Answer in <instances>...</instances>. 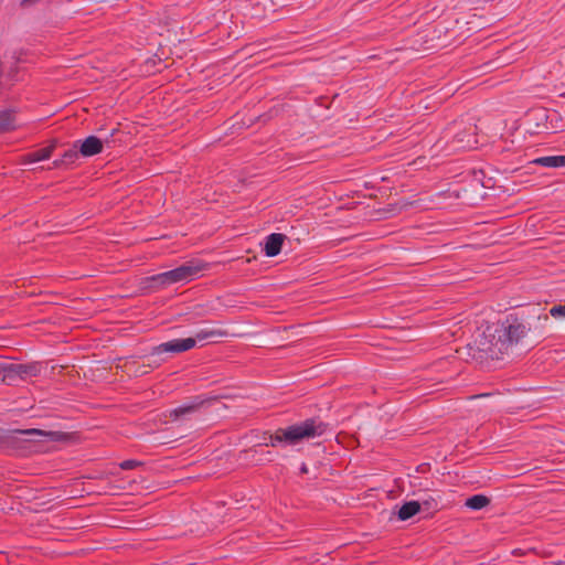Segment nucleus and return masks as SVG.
<instances>
[{"instance_id": "nucleus-1", "label": "nucleus", "mask_w": 565, "mask_h": 565, "mask_svg": "<svg viewBox=\"0 0 565 565\" xmlns=\"http://www.w3.org/2000/svg\"><path fill=\"white\" fill-rule=\"evenodd\" d=\"M525 320L509 316L502 323L486 326L473 340L479 359L499 360L536 344Z\"/></svg>"}, {"instance_id": "nucleus-2", "label": "nucleus", "mask_w": 565, "mask_h": 565, "mask_svg": "<svg viewBox=\"0 0 565 565\" xmlns=\"http://www.w3.org/2000/svg\"><path fill=\"white\" fill-rule=\"evenodd\" d=\"M204 268L205 265L201 262H189L172 270L145 278L141 282L142 288L157 289L178 282L185 284L193 280Z\"/></svg>"}, {"instance_id": "nucleus-3", "label": "nucleus", "mask_w": 565, "mask_h": 565, "mask_svg": "<svg viewBox=\"0 0 565 565\" xmlns=\"http://www.w3.org/2000/svg\"><path fill=\"white\" fill-rule=\"evenodd\" d=\"M326 426L321 422L306 420L300 424L291 425L287 428H279L275 435L270 437V445L276 446L277 443H287L295 445L302 439H309L320 436L324 433Z\"/></svg>"}, {"instance_id": "nucleus-4", "label": "nucleus", "mask_w": 565, "mask_h": 565, "mask_svg": "<svg viewBox=\"0 0 565 565\" xmlns=\"http://www.w3.org/2000/svg\"><path fill=\"white\" fill-rule=\"evenodd\" d=\"M33 437H46L51 440L60 441L65 438V435L60 431H46L35 428L0 430V443L6 448H18L21 441L30 440Z\"/></svg>"}, {"instance_id": "nucleus-5", "label": "nucleus", "mask_w": 565, "mask_h": 565, "mask_svg": "<svg viewBox=\"0 0 565 565\" xmlns=\"http://www.w3.org/2000/svg\"><path fill=\"white\" fill-rule=\"evenodd\" d=\"M195 345V339H174L154 347L149 355L153 359L162 353H181L192 349Z\"/></svg>"}, {"instance_id": "nucleus-6", "label": "nucleus", "mask_w": 565, "mask_h": 565, "mask_svg": "<svg viewBox=\"0 0 565 565\" xmlns=\"http://www.w3.org/2000/svg\"><path fill=\"white\" fill-rule=\"evenodd\" d=\"M41 366L38 363H11L7 362L8 383H12L17 379L26 380L40 374Z\"/></svg>"}, {"instance_id": "nucleus-7", "label": "nucleus", "mask_w": 565, "mask_h": 565, "mask_svg": "<svg viewBox=\"0 0 565 565\" xmlns=\"http://www.w3.org/2000/svg\"><path fill=\"white\" fill-rule=\"evenodd\" d=\"M103 150V142L95 136H89L79 145V153L84 157H92L100 153Z\"/></svg>"}, {"instance_id": "nucleus-8", "label": "nucleus", "mask_w": 565, "mask_h": 565, "mask_svg": "<svg viewBox=\"0 0 565 565\" xmlns=\"http://www.w3.org/2000/svg\"><path fill=\"white\" fill-rule=\"evenodd\" d=\"M286 236L280 233H273L266 237L265 242V254L268 257H274L278 255L281 250L282 243Z\"/></svg>"}, {"instance_id": "nucleus-9", "label": "nucleus", "mask_w": 565, "mask_h": 565, "mask_svg": "<svg viewBox=\"0 0 565 565\" xmlns=\"http://www.w3.org/2000/svg\"><path fill=\"white\" fill-rule=\"evenodd\" d=\"M475 135V127L470 126L466 131L456 135L454 143L458 149L473 148L478 143Z\"/></svg>"}, {"instance_id": "nucleus-10", "label": "nucleus", "mask_w": 565, "mask_h": 565, "mask_svg": "<svg viewBox=\"0 0 565 565\" xmlns=\"http://www.w3.org/2000/svg\"><path fill=\"white\" fill-rule=\"evenodd\" d=\"M55 147H56V142L52 141V143L50 146L25 154L23 157L22 162L28 164V163H35V162H39L42 160H46L52 156Z\"/></svg>"}, {"instance_id": "nucleus-11", "label": "nucleus", "mask_w": 565, "mask_h": 565, "mask_svg": "<svg viewBox=\"0 0 565 565\" xmlns=\"http://www.w3.org/2000/svg\"><path fill=\"white\" fill-rule=\"evenodd\" d=\"M420 511V504L417 501H409L404 503L397 511V516L402 521L413 518Z\"/></svg>"}, {"instance_id": "nucleus-12", "label": "nucleus", "mask_w": 565, "mask_h": 565, "mask_svg": "<svg viewBox=\"0 0 565 565\" xmlns=\"http://www.w3.org/2000/svg\"><path fill=\"white\" fill-rule=\"evenodd\" d=\"M533 163L540 164L546 168H558L565 167V156H548L540 157L533 160Z\"/></svg>"}, {"instance_id": "nucleus-13", "label": "nucleus", "mask_w": 565, "mask_h": 565, "mask_svg": "<svg viewBox=\"0 0 565 565\" xmlns=\"http://www.w3.org/2000/svg\"><path fill=\"white\" fill-rule=\"evenodd\" d=\"M15 116L11 110L0 111V131H9L15 129Z\"/></svg>"}, {"instance_id": "nucleus-14", "label": "nucleus", "mask_w": 565, "mask_h": 565, "mask_svg": "<svg viewBox=\"0 0 565 565\" xmlns=\"http://www.w3.org/2000/svg\"><path fill=\"white\" fill-rule=\"evenodd\" d=\"M490 503V499L483 494H476L466 500L465 505L471 510H481Z\"/></svg>"}, {"instance_id": "nucleus-15", "label": "nucleus", "mask_w": 565, "mask_h": 565, "mask_svg": "<svg viewBox=\"0 0 565 565\" xmlns=\"http://www.w3.org/2000/svg\"><path fill=\"white\" fill-rule=\"evenodd\" d=\"M78 153H79V151L76 149V147L74 149H70V150L64 152L62 159L55 160L53 162V166L55 168H57V167H61V166H64V164H72V163H74L77 160Z\"/></svg>"}, {"instance_id": "nucleus-16", "label": "nucleus", "mask_w": 565, "mask_h": 565, "mask_svg": "<svg viewBox=\"0 0 565 565\" xmlns=\"http://www.w3.org/2000/svg\"><path fill=\"white\" fill-rule=\"evenodd\" d=\"M225 335H226V332L223 331V330H216V329H213V330H200L196 333L195 339H198V340H205V339H209V338L225 337Z\"/></svg>"}, {"instance_id": "nucleus-17", "label": "nucleus", "mask_w": 565, "mask_h": 565, "mask_svg": "<svg viewBox=\"0 0 565 565\" xmlns=\"http://www.w3.org/2000/svg\"><path fill=\"white\" fill-rule=\"evenodd\" d=\"M195 408H196V405H194V404L183 405V406H180V407H177V408L172 409L170 412V416L173 417V418H178L180 416H183V415H186V414H190V413L194 412Z\"/></svg>"}, {"instance_id": "nucleus-18", "label": "nucleus", "mask_w": 565, "mask_h": 565, "mask_svg": "<svg viewBox=\"0 0 565 565\" xmlns=\"http://www.w3.org/2000/svg\"><path fill=\"white\" fill-rule=\"evenodd\" d=\"M550 313L554 318H561V317L565 318V305H563V306H554L550 310Z\"/></svg>"}, {"instance_id": "nucleus-19", "label": "nucleus", "mask_w": 565, "mask_h": 565, "mask_svg": "<svg viewBox=\"0 0 565 565\" xmlns=\"http://www.w3.org/2000/svg\"><path fill=\"white\" fill-rule=\"evenodd\" d=\"M139 465H140V462H138L136 460H125L120 463V468L124 470H129V469H134V468L138 467Z\"/></svg>"}, {"instance_id": "nucleus-20", "label": "nucleus", "mask_w": 565, "mask_h": 565, "mask_svg": "<svg viewBox=\"0 0 565 565\" xmlns=\"http://www.w3.org/2000/svg\"><path fill=\"white\" fill-rule=\"evenodd\" d=\"M0 382L8 383L7 362L0 361Z\"/></svg>"}, {"instance_id": "nucleus-21", "label": "nucleus", "mask_w": 565, "mask_h": 565, "mask_svg": "<svg viewBox=\"0 0 565 565\" xmlns=\"http://www.w3.org/2000/svg\"><path fill=\"white\" fill-rule=\"evenodd\" d=\"M300 471L301 473H307L308 472V467L307 465L302 463L301 468H300Z\"/></svg>"}, {"instance_id": "nucleus-22", "label": "nucleus", "mask_w": 565, "mask_h": 565, "mask_svg": "<svg viewBox=\"0 0 565 565\" xmlns=\"http://www.w3.org/2000/svg\"><path fill=\"white\" fill-rule=\"evenodd\" d=\"M537 320H543L544 322H546L548 320V317L547 316H543V317H537Z\"/></svg>"}, {"instance_id": "nucleus-23", "label": "nucleus", "mask_w": 565, "mask_h": 565, "mask_svg": "<svg viewBox=\"0 0 565 565\" xmlns=\"http://www.w3.org/2000/svg\"><path fill=\"white\" fill-rule=\"evenodd\" d=\"M554 565H565V563H563V562H557V563H555Z\"/></svg>"}, {"instance_id": "nucleus-24", "label": "nucleus", "mask_w": 565, "mask_h": 565, "mask_svg": "<svg viewBox=\"0 0 565 565\" xmlns=\"http://www.w3.org/2000/svg\"><path fill=\"white\" fill-rule=\"evenodd\" d=\"M152 362H153L154 364H157V365L160 363V361H158V360H153Z\"/></svg>"}]
</instances>
